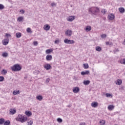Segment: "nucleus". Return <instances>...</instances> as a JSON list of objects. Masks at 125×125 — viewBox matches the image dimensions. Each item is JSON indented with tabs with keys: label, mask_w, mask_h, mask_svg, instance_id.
<instances>
[{
	"label": "nucleus",
	"mask_w": 125,
	"mask_h": 125,
	"mask_svg": "<svg viewBox=\"0 0 125 125\" xmlns=\"http://www.w3.org/2000/svg\"><path fill=\"white\" fill-rule=\"evenodd\" d=\"M89 11L92 15H97L99 13V8L98 7H93L89 9Z\"/></svg>",
	"instance_id": "1"
},
{
	"label": "nucleus",
	"mask_w": 125,
	"mask_h": 125,
	"mask_svg": "<svg viewBox=\"0 0 125 125\" xmlns=\"http://www.w3.org/2000/svg\"><path fill=\"white\" fill-rule=\"evenodd\" d=\"M21 69L22 67L19 64H16L11 67V70H12L13 72H18L21 71Z\"/></svg>",
	"instance_id": "2"
},
{
	"label": "nucleus",
	"mask_w": 125,
	"mask_h": 125,
	"mask_svg": "<svg viewBox=\"0 0 125 125\" xmlns=\"http://www.w3.org/2000/svg\"><path fill=\"white\" fill-rule=\"evenodd\" d=\"M18 119L19 122H21V123H25V122H27V120H28L27 117H26L25 115L21 114L18 115Z\"/></svg>",
	"instance_id": "3"
},
{
	"label": "nucleus",
	"mask_w": 125,
	"mask_h": 125,
	"mask_svg": "<svg viewBox=\"0 0 125 125\" xmlns=\"http://www.w3.org/2000/svg\"><path fill=\"white\" fill-rule=\"evenodd\" d=\"M64 42L66 44H74V43H75V41L74 40H71L68 39H65L64 40Z\"/></svg>",
	"instance_id": "4"
},
{
	"label": "nucleus",
	"mask_w": 125,
	"mask_h": 125,
	"mask_svg": "<svg viewBox=\"0 0 125 125\" xmlns=\"http://www.w3.org/2000/svg\"><path fill=\"white\" fill-rule=\"evenodd\" d=\"M75 19H76V16H69L67 19V21H69V22H72V21H73Z\"/></svg>",
	"instance_id": "5"
},
{
	"label": "nucleus",
	"mask_w": 125,
	"mask_h": 125,
	"mask_svg": "<svg viewBox=\"0 0 125 125\" xmlns=\"http://www.w3.org/2000/svg\"><path fill=\"white\" fill-rule=\"evenodd\" d=\"M65 35L68 37H71V36H72V31L71 30H68L65 31Z\"/></svg>",
	"instance_id": "6"
},
{
	"label": "nucleus",
	"mask_w": 125,
	"mask_h": 125,
	"mask_svg": "<svg viewBox=\"0 0 125 125\" xmlns=\"http://www.w3.org/2000/svg\"><path fill=\"white\" fill-rule=\"evenodd\" d=\"M108 18H109L110 21L114 20V19L115 18V15H114V14H110L108 15Z\"/></svg>",
	"instance_id": "7"
},
{
	"label": "nucleus",
	"mask_w": 125,
	"mask_h": 125,
	"mask_svg": "<svg viewBox=\"0 0 125 125\" xmlns=\"http://www.w3.org/2000/svg\"><path fill=\"white\" fill-rule=\"evenodd\" d=\"M73 91L74 93H78L80 91V88L79 87H75L73 88Z\"/></svg>",
	"instance_id": "8"
},
{
	"label": "nucleus",
	"mask_w": 125,
	"mask_h": 125,
	"mask_svg": "<svg viewBox=\"0 0 125 125\" xmlns=\"http://www.w3.org/2000/svg\"><path fill=\"white\" fill-rule=\"evenodd\" d=\"M46 60L47 61H51V60H52V56L51 55H47L46 57Z\"/></svg>",
	"instance_id": "9"
},
{
	"label": "nucleus",
	"mask_w": 125,
	"mask_h": 125,
	"mask_svg": "<svg viewBox=\"0 0 125 125\" xmlns=\"http://www.w3.org/2000/svg\"><path fill=\"white\" fill-rule=\"evenodd\" d=\"M44 68L46 70H50L51 69V65L49 63H47L44 65Z\"/></svg>",
	"instance_id": "10"
},
{
	"label": "nucleus",
	"mask_w": 125,
	"mask_h": 125,
	"mask_svg": "<svg viewBox=\"0 0 125 125\" xmlns=\"http://www.w3.org/2000/svg\"><path fill=\"white\" fill-rule=\"evenodd\" d=\"M3 45H6L8 44V40L7 39H5L2 41Z\"/></svg>",
	"instance_id": "11"
},
{
	"label": "nucleus",
	"mask_w": 125,
	"mask_h": 125,
	"mask_svg": "<svg viewBox=\"0 0 125 125\" xmlns=\"http://www.w3.org/2000/svg\"><path fill=\"white\" fill-rule=\"evenodd\" d=\"M98 106V103L96 102H93L91 103V106L93 107L94 108H96Z\"/></svg>",
	"instance_id": "12"
},
{
	"label": "nucleus",
	"mask_w": 125,
	"mask_h": 125,
	"mask_svg": "<svg viewBox=\"0 0 125 125\" xmlns=\"http://www.w3.org/2000/svg\"><path fill=\"white\" fill-rule=\"evenodd\" d=\"M16 113V109H10V115H14Z\"/></svg>",
	"instance_id": "13"
},
{
	"label": "nucleus",
	"mask_w": 125,
	"mask_h": 125,
	"mask_svg": "<svg viewBox=\"0 0 125 125\" xmlns=\"http://www.w3.org/2000/svg\"><path fill=\"white\" fill-rule=\"evenodd\" d=\"M82 76H85V75H88L89 74V70H86L85 71H82L81 73Z\"/></svg>",
	"instance_id": "14"
},
{
	"label": "nucleus",
	"mask_w": 125,
	"mask_h": 125,
	"mask_svg": "<svg viewBox=\"0 0 125 125\" xmlns=\"http://www.w3.org/2000/svg\"><path fill=\"white\" fill-rule=\"evenodd\" d=\"M44 30L45 31H49L50 29V26L48 24H46V25L44 26Z\"/></svg>",
	"instance_id": "15"
},
{
	"label": "nucleus",
	"mask_w": 125,
	"mask_h": 125,
	"mask_svg": "<svg viewBox=\"0 0 125 125\" xmlns=\"http://www.w3.org/2000/svg\"><path fill=\"white\" fill-rule=\"evenodd\" d=\"M114 108H115V106H114V105H109L108 107H107V109L108 110H109V111H112Z\"/></svg>",
	"instance_id": "16"
},
{
	"label": "nucleus",
	"mask_w": 125,
	"mask_h": 125,
	"mask_svg": "<svg viewBox=\"0 0 125 125\" xmlns=\"http://www.w3.org/2000/svg\"><path fill=\"white\" fill-rule=\"evenodd\" d=\"M122 83H123L122 80L118 79L116 83L117 84V85H121L122 84Z\"/></svg>",
	"instance_id": "17"
},
{
	"label": "nucleus",
	"mask_w": 125,
	"mask_h": 125,
	"mask_svg": "<svg viewBox=\"0 0 125 125\" xmlns=\"http://www.w3.org/2000/svg\"><path fill=\"white\" fill-rule=\"evenodd\" d=\"M25 115H26V116H28V117L32 116V112L30 111H25Z\"/></svg>",
	"instance_id": "18"
},
{
	"label": "nucleus",
	"mask_w": 125,
	"mask_h": 125,
	"mask_svg": "<svg viewBox=\"0 0 125 125\" xmlns=\"http://www.w3.org/2000/svg\"><path fill=\"white\" fill-rule=\"evenodd\" d=\"M52 51H53V50H52V49H47L45 51L46 54H50V53H51V52H52Z\"/></svg>",
	"instance_id": "19"
},
{
	"label": "nucleus",
	"mask_w": 125,
	"mask_h": 125,
	"mask_svg": "<svg viewBox=\"0 0 125 125\" xmlns=\"http://www.w3.org/2000/svg\"><path fill=\"white\" fill-rule=\"evenodd\" d=\"M13 94L14 95H17V94H20V91L19 90H15L13 92Z\"/></svg>",
	"instance_id": "20"
},
{
	"label": "nucleus",
	"mask_w": 125,
	"mask_h": 125,
	"mask_svg": "<svg viewBox=\"0 0 125 125\" xmlns=\"http://www.w3.org/2000/svg\"><path fill=\"white\" fill-rule=\"evenodd\" d=\"M86 32H89L90 31H91V26H87L85 28Z\"/></svg>",
	"instance_id": "21"
},
{
	"label": "nucleus",
	"mask_w": 125,
	"mask_h": 125,
	"mask_svg": "<svg viewBox=\"0 0 125 125\" xmlns=\"http://www.w3.org/2000/svg\"><path fill=\"white\" fill-rule=\"evenodd\" d=\"M90 83V81H89V80L84 81L83 82V83L85 85H87L88 84H89Z\"/></svg>",
	"instance_id": "22"
},
{
	"label": "nucleus",
	"mask_w": 125,
	"mask_h": 125,
	"mask_svg": "<svg viewBox=\"0 0 125 125\" xmlns=\"http://www.w3.org/2000/svg\"><path fill=\"white\" fill-rule=\"evenodd\" d=\"M36 98L39 101H42V96L41 95L37 96Z\"/></svg>",
	"instance_id": "23"
},
{
	"label": "nucleus",
	"mask_w": 125,
	"mask_h": 125,
	"mask_svg": "<svg viewBox=\"0 0 125 125\" xmlns=\"http://www.w3.org/2000/svg\"><path fill=\"white\" fill-rule=\"evenodd\" d=\"M119 10L120 13H124L125 11V8H119Z\"/></svg>",
	"instance_id": "24"
},
{
	"label": "nucleus",
	"mask_w": 125,
	"mask_h": 125,
	"mask_svg": "<svg viewBox=\"0 0 125 125\" xmlns=\"http://www.w3.org/2000/svg\"><path fill=\"white\" fill-rule=\"evenodd\" d=\"M21 33H20V32H18L16 34V37L18 39H19V38H21Z\"/></svg>",
	"instance_id": "25"
},
{
	"label": "nucleus",
	"mask_w": 125,
	"mask_h": 125,
	"mask_svg": "<svg viewBox=\"0 0 125 125\" xmlns=\"http://www.w3.org/2000/svg\"><path fill=\"white\" fill-rule=\"evenodd\" d=\"M23 20H24V18L23 17H20L17 19L18 21H19V22H21L23 21Z\"/></svg>",
	"instance_id": "26"
},
{
	"label": "nucleus",
	"mask_w": 125,
	"mask_h": 125,
	"mask_svg": "<svg viewBox=\"0 0 125 125\" xmlns=\"http://www.w3.org/2000/svg\"><path fill=\"white\" fill-rule=\"evenodd\" d=\"M102 50V49L101 48V47H100V46H97L96 47V51H99V52H100V51H101Z\"/></svg>",
	"instance_id": "27"
},
{
	"label": "nucleus",
	"mask_w": 125,
	"mask_h": 125,
	"mask_svg": "<svg viewBox=\"0 0 125 125\" xmlns=\"http://www.w3.org/2000/svg\"><path fill=\"white\" fill-rule=\"evenodd\" d=\"M4 125H10V121L9 120L4 121Z\"/></svg>",
	"instance_id": "28"
},
{
	"label": "nucleus",
	"mask_w": 125,
	"mask_h": 125,
	"mask_svg": "<svg viewBox=\"0 0 125 125\" xmlns=\"http://www.w3.org/2000/svg\"><path fill=\"white\" fill-rule=\"evenodd\" d=\"M105 124H106V122L105 121V120H102L100 121V125H105Z\"/></svg>",
	"instance_id": "29"
},
{
	"label": "nucleus",
	"mask_w": 125,
	"mask_h": 125,
	"mask_svg": "<svg viewBox=\"0 0 125 125\" xmlns=\"http://www.w3.org/2000/svg\"><path fill=\"white\" fill-rule=\"evenodd\" d=\"M1 74L2 75H6V74H7V71H6V70L3 69L1 71Z\"/></svg>",
	"instance_id": "30"
},
{
	"label": "nucleus",
	"mask_w": 125,
	"mask_h": 125,
	"mask_svg": "<svg viewBox=\"0 0 125 125\" xmlns=\"http://www.w3.org/2000/svg\"><path fill=\"white\" fill-rule=\"evenodd\" d=\"M4 124V119L0 118V125H3Z\"/></svg>",
	"instance_id": "31"
},
{
	"label": "nucleus",
	"mask_w": 125,
	"mask_h": 125,
	"mask_svg": "<svg viewBox=\"0 0 125 125\" xmlns=\"http://www.w3.org/2000/svg\"><path fill=\"white\" fill-rule=\"evenodd\" d=\"M2 56L3 57H7V56H8V54L6 52H4L2 54Z\"/></svg>",
	"instance_id": "32"
},
{
	"label": "nucleus",
	"mask_w": 125,
	"mask_h": 125,
	"mask_svg": "<svg viewBox=\"0 0 125 125\" xmlns=\"http://www.w3.org/2000/svg\"><path fill=\"white\" fill-rule=\"evenodd\" d=\"M83 68L84 69H88V64L87 63H84L83 64Z\"/></svg>",
	"instance_id": "33"
},
{
	"label": "nucleus",
	"mask_w": 125,
	"mask_h": 125,
	"mask_svg": "<svg viewBox=\"0 0 125 125\" xmlns=\"http://www.w3.org/2000/svg\"><path fill=\"white\" fill-rule=\"evenodd\" d=\"M105 43L106 45H113V42H106Z\"/></svg>",
	"instance_id": "34"
},
{
	"label": "nucleus",
	"mask_w": 125,
	"mask_h": 125,
	"mask_svg": "<svg viewBox=\"0 0 125 125\" xmlns=\"http://www.w3.org/2000/svg\"><path fill=\"white\" fill-rule=\"evenodd\" d=\"M2 9H4V6L2 4H0V10H1Z\"/></svg>",
	"instance_id": "35"
},
{
	"label": "nucleus",
	"mask_w": 125,
	"mask_h": 125,
	"mask_svg": "<svg viewBox=\"0 0 125 125\" xmlns=\"http://www.w3.org/2000/svg\"><path fill=\"white\" fill-rule=\"evenodd\" d=\"M105 95H106V97H107V98L112 97V95L111 94L106 93Z\"/></svg>",
	"instance_id": "36"
},
{
	"label": "nucleus",
	"mask_w": 125,
	"mask_h": 125,
	"mask_svg": "<svg viewBox=\"0 0 125 125\" xmlns=\"http://www.w3.org/2000/svg\"><path fill=\"white\" fill-rule=\"evenodd\" d=\"M57 122H58V123H62L63 122V120L61 118H58Z\"/></svg>",
	"instance_id": "37"
},
{
	"label": "nucleus",
	"mask_w": 125,
	"mask_h": 125,
	"mask_svg": "<svg viewBox=\"0 0 125 125\" xmlns=\"http://www.w3.org/2000/svg\"><path fill=\"white\" fill-rule=\"evenodd\" d=\"M4 80V77L3 76H0V82H3Z\"/></svg>",
	"instance_id": "38"
},
{
	"label": "nucleus",
	"mask_w": 125,
	"mask_h": 125,
	"mask_svg": "<svg viewBox=\"0 0 125 125\" xmlns=\"http://www.w3.org/2000/svg\"><path fill=\"white\" fill-rule=\"evenodd\" d=\"M26 31L27 32V33H32V30H31L30 28H28L26 30Z\"/></svg>",
	"instance_id": "39"
},
{
	"label": "nucleus",
	"mask_w": 125,
	"mask_h": 125,
	"mask_svg": "<svg viewBox=\"0 0 125 125\" xmlns=\"http://www.w3.org/2000/svg\"><path fill=\"white\" fill-rule=\"evenodd\" d=\"M106 37H107V35H106V34H102L101 35V38L102 39H104V38H106Z\"/></svg>",
	"instance_id": "40"
},
{
	"label": "nucleus",
	"mask_w": 125,
	"mask_h": 125,
	"mask_svg": "<svg viewBox=\"0 0 125 125\" xmlns=\"http://www.w3.org/2000/svg\"><path fill=\"white\" fill-rule=\"evenodd\" d=\"M60 42V40H57L55 41V43L56 44H58V43H59Z\"/></svg>",
	"instance_id": "41"
},
{
	"label": "nucleus",
	"mask_w": 125,
	"mask_h": 125,
	"mask_svg": "<svg viewBox=\"0 0 125 125\" xmlns=\"http://www.w3.org/2000/svg\"><path fill=\"white\" fill-rule=\"evenodd\" d=\"M28 125H33V121L30 120L29 122H28Z\"/></svg>",
	"instance_id": "42"
},
{
	"label": "nucleus",
	"mask_w": 125,
	"mask_h": 125,
	"mask_svg": "<svg viewBox=\"0 0 125 125\" xmlns=\"http://www.w3.org/2000/svg\"><path fill=\"white\" fill-rule=\"evenodd\" d=\"M120 63L121 64H124V65H125V59H123V61H120Z\"/></svg>",
	"instance_id": "43"
},
{
	"label": "nucleus",
	"mask_w": 125,
	"mask_h": 125,
	"mask_svg": "<svg viewBox=\"0 0 125 125\" xmlns=\"http://www.w3.org/2000/svg\"><path fill=\"white\" fill-rule=\"evenodd\" d=\"M51 5L52 7L56 6V3H55V2H52V3H51Z\"/></svg>",
	"instance_id": "44"
},
{
	"label": "nucleus",
	"mask_w": 125,
	"mask_h": 125,
	"mask_svg": "<svg viewBox=\"0 0 125 125\" xmlns=\"http://www.w3.org/2000/svg\"><path fill=\"white\" fill-rule=\"evenodd\" d=\"M119 50L118 49L116 48L114 50V53H116V52H119Z\"/></svg>",
	"instance_id": "45"
},
{
	"label": "nucleus",
	"mask_w": 125,
	"mask_h": 125,
	"mask_svg": "<svg viewBox=\"0 0 125 125\" xmlns=\"http://www.w3.org/2000/svg\"><path fill=\"white\" fill-rule=\"evenodd\" d=\"M34 45H38V42L35 41L33 42Z\"/></svg>",
	"instance_id": "46"
},
{
	"label": "nucleus",
	"mask_w": 125,
	"mask_h": 125,
	"mask_svg": "<svg viewBox=\"0 0 125 125\" xmlns=\"http://www.w3.org/2000/svg\"><path fill=\"white\" fill-rule=\"evenodd\" d=\"M50 80L49 79V78H47V79H46V83H49V81H50Z\"/></svg>",
	"instance_id": "47"
},
{
	"label": "nucleus",
	"mask_w": 125,
	"mask_h": 125,
	"mask_svg": "<svg viewBox=\"0 0 125 125\" xmlns=\"http://www.w3.org/2000/svg\"><path fill=\"white\" fill-rule=\"evenodd\" d=\"M20 12H21L22 14H24L25 13V11H24V10H21Z\"/></svg>",
	"instance_id": "48"
},
{
	"label": "nucleus",
	"mask_w": 125,
	"mask_h": 125,
	"mask_svg": "<svg viewBox=\"0 0 125 125\" xmlns=\"http://www.w3.org/2000/svg\"><path fill=\"white\" fill-rule=\"evenodd\" d=\"M102 13H105V12H106V11L105 9H103L102 10Z\"/></svg>",
	"instance_id": "49"
},
{
	"label": "nucleus",
	"mask_w": 125,
	"mask_h": 125,
	"mask_svg": "<svg viewBox=\"0 0 125 125\" xmlns=\"http://www.w3.org/2000/svg\"><path fill=\"white\" fill-rule=\"evenodd\" d=\"M5 36L6 37H10V35L9 34L7 33V34H6Z\"/></svg>",
	"instance_id": "50"
},
{
	"label": "nucleus",
	"mask_w": 125,
	"mask_h": 125,
	"mask_svg": "<svg viewBox=\"0 0 125 125\" xmlns=\"http://www.w3.org/2000/svg\"><path fill=\"white\" fill-rule=\"evenodd\" d=\"M80 125H85V123H81Z\"/></svg>",
	"instance_id": "51"
},
{
	"label": "nucleus",
	"mask_w": 125,
	"mask_h": 125,
	"mask_svg": "<svg viewBox=\"0 0 125 125\" xmlns=\"http://www.w3.org/2000/svg\"><path fill=\"white\" fill-rule=\"evenodd\" d=\"M123 44H124V45H125V39L124 40V41Z\"/></svg>",
	"instance_id": "52"
},
{
	"label": "nucleus",
	"mask_w": 125,
	"mask_h": 125,
	"mask_svg": "<svg viewBox=\"0 0 125 125\" xmlns=\"http://www.w3.org/2000/svg\"><path fill=\"white\" fill-rule=\"evenodd\" d=\"M67 107H68V108H71V105H67Z\"/></svg>",
	"instance_id": "53"
}]
</instances>
